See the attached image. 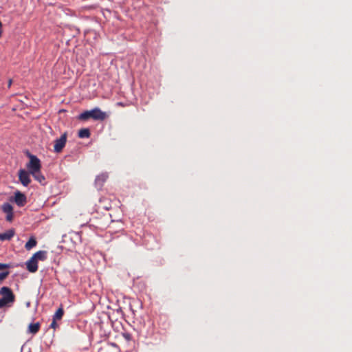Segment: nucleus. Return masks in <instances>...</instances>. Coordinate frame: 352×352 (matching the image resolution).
Masks as SVG:
<instances>
[{
  "instance_id": "obj_11",
  "label": "nucleus",
  "mask_w": 352,
  "mask_h": 352,
  "mask_svg": "<svg viewBox=\"0 0 352 352\" xmlns=\"http://www.w3.org/2000/svg\"><path fill=\"white\" fill-rule=\"evenodd\" d=\"M40 327L41 324L39 322L30 323L28 328V333L35 335L38 332Z\"/></svg>"
},
{
  "instance_id": "obj_18",
  "label": "nucleus",
  "mask_w": 352,
  "mask_h": 352,
  "mask_svg": "<svg viewBox=\"0 0 352 352\" xmlns=\"http://www.w3.org/2000/svg\"><path fill=\"white\" fill-rule=\"evenodd\" d=\"M58 327V324L56 323V320H54V319L53 318V320L50 324V327L54 329H56Z\"/></svg>"
},
{
  "instance_id": "obj_17",
  "label": "nucleus",
  "mask_w": 352,
  "mask_h": 352,
  "mask_svg": "<svg viewBox=\"0 0 352 352\" xmlns=\"http://www.w3.org/2000/svg\"><path fill=\"white\" fill-rule=\"evenodd\" d=\"M10 272L9 271H6L0 273V282L3 281L4 279H6L8 276L9 275Z\"/></svg>"
},
{
  "instance_id": "obj_6",
  "label": "nucleus",
  "mask_w": 352,
  "mask_h": 352,
  "mask_svg": "<svg viewBox=\"0 0 352 352\" xmlns=\"http://www.w3.org/2000/svg\"><path fill=\"white\" fill-rule=\"evenodd\" d=\"M30 172L28 173L25 170L20 169L19 171V179L20 182L23 184L24 186H28L30 182L31 179L30 177Z\"/></svg>"
},
{
  "instance_id": "obj_12",
  "label": "nucleus",
  "mask_w": 352,
  "mask_h": 352,
  "mask_svg": "<svg viewBox=\"0 0 352 352\" xmlns=\"http://www.w3.org/2000/svg\"><path fill=\"white\" fill-rule=\"evenodd\" d=\"M47 252L44 250H40L34 253L32 256L34 258H35L37 261H45L47 258Z\"/></svg>"
},
{
  "instance_id": "obj_19",
  "label": "nucleus",
  "mask_w": 352,
  "mask_h": 352,
  "mask_svg": "<svg viewBox=\"0 0 352 352\" xmlns=\"http://www.w3.org/2000/svg\"><path fill=\"white\" fill-rule=\"evenodd\" d=\"M9 267H10V265L9 264L1 263H0V270L8 269Z\"/></svg>"
},
{
  "instance_id": "obj_22",
  "label": "nucleus",
  "mask_w": 352,
  "mask_h": 352,
  "mask_svg": "<svg viewBox=\"0 0 352 352\" xmlns=\"http://www.w3.org/2000/svg\"><path fill=\"white\" fill-rule=\"evenodd\" d=\"M1 35H2V30H1H1H0V37L1 36Z\"/></svg>"
},
{
  "instance_id": "obj_2",
  "label": "nucleus",
  "mask_w": 352,
  "mask_h": 352,
  "mask_svg": "<svg viewBox=\"0 0 352 352\" xmlns=\"http://www.w3.org/2000/svg\"><path fill=\"white\" fill-rule=\"evenodd\" d=\"M107 118L105 112L102 111L99 108H94L90 111H85L78 116L80 120H87L90 118L94 120H104Z\"/></svg>"
},
{
  "instance_id": "obj_3",
  "label": "nucleus",
  "mask_w": 352,
  "mask_h": 352,
  "mask_svg": "<svg viewBox=\"0 0 352 352\" xmlns=\"http://www.w3.org/2000/svg\"><path fill=\"white\" fill-rule=\"evenodd\" d=\"M30 162L27 164L26 167L28 169L30 173L32 172L38 171L41 168V164L40 160L35 155L28 153Z\"/></svg>"
},
{
  "instance_id": "obj_13",
  "label": "nucleus",
  "mask_w": 352,
  "mask_h": 352,
  "mask_svg": "<svg viewBox=\"0 0 352 352\" xmlns=\"http://www.w3.org/2000/svg\"><path fill=\"white\" fill-rule=\"evenodd\" d=\"M63 315L64 309L63 308V306L60 305V307L56 310L54 315L53 316V318L54 319V320H59L62 319Z\"/></svg>"
},
{
  "instance_id": "obj_16",
  "label": "nucleus",
  "mask_w": 352,
  "mask_h": 352,
  "mask_svg": "<svg viewBox=\"0 0 352 352\" xmlns=\"http://www.w3.org/2000/svg\"><path fill=\"white\" fill-rule=\"evenodd\" d=\"M36 245V239L34 238H33V237H31L28 240V241L25 243V248H26V250H31L32 248H34Z\"/></svg>"
},
{
  "instance_id": "obj_8",
  "label": "nucleus",
  "mask_w": 352,
  "mask_h": 352,
  "mask_svg": "<svg viewBox=\"0 0 352 352\" xmlns=\"http://www.w3.org/2000/svg\"><path fill=\"white\" fill-rule=\"evenodd\" d=\"M27 270L32 273L38 270V261L32 256L26 262Z\"/></svg>"
},
{
  "instance_id": "obj_9",
  "label": "nucleus",
  "mask_w": 352,
  "mask_h": 352,
  "mask_svg": "<svg viewBox=\"0 0 352 352\" xmlns=\"http://www.w3.org/2000/svg\"><path fill=\"white\" fill-rule=\"evenodd\" d=\"M15 231L14 229H10L7 230L6 232L0 233V240L1 241H10L14 236Z\"/></svg>"
},
{
  "instance_id": "obj_1",
  "label": "nucleus",
  "mask_w": 352,
  "mask_h": 352,
  "mask_svg": "<svg viewBox=\"0 0 352 352\" xmlns=\"http://www.w3.org/2000/svg\"><path fill=\"white\" fill-rule=\"evenodd\" d=\"M0 309L10 307L15 301V295L12 289L8 287H2L0 289Z\"/></svg>"
},
{
  "instance_id": "obj_14",
  "label": "nucleus",
  "mask_w": 352,
  "mask_h": 352,
  "mask_svg": "<svg viewBox=\"0 0 352 352\" xmlns=\"http://www.w3.org/2000/svg\"><path fill=\"white\" fill-rule=\"evenodd\" d=\"M30 174L40 183H42L45 180V177L41 173V170L36 172H32Z\"/></svg>"
},
{
  "instance_id": "obj_20",
  "label": "nucleus",
  "mask_w": 352,
  "mask_h": 352,
  "mask_svg": "<svg viewBox=\"0 0 352 352\" xmlns=\"http://www.w3.org/2000/svg\"><path fill=\"white\" fill-rule=\"evenodd\" d=\"M123 337L126 340H130L131 339V336L129 333H123Z\"/></svg>"
},
{
  "instance_id": "obj_7",
  "label": "nucleus",
  "mask_w": 352,
  "mask_h": 352,
  "mask_svg": "<svg viewBox=\"0 0 352 352\" xmlns=\"http://www.w3.org/2000/svg\"><path fill=\"white\" fill-rule=\"evenodd\" d=\"M2 210L6 214V221L11 222L14 218L13 207L9 203H4L1 206Z\"/></svg>"
},
{
  "instance_id": "obj_10",
  "label": "nucleus",
  "mask_w": 352,
  "mask_h": 352,
  "mask_svg": "<svg viewBox=\"0 0 352 352\" xmlns=\"http://www.w3.org/2000/svg\"><path fill=\"white\" fill-rule=\"evenodd\" d=\"M108 178V174L107 173H101L99 175H98L95 179V184L96 186L98 187L101 188L104 183L106 182V180Z\"/></svg>"
},
{
  "instance_id": "obj_21",
  "label": "nucleus",
  "mask_w": 352,
  "mask_h": 352,
  "mask_svg": "<svg viewBox=\"0 0 352 352\" xmlns=\"http://www.w3.org/2000/svg\"><path fill=\"white\" fill-rule=\"evenodd\" d=\"M12 84V80L10 79L8 82V87L10 88Z\"/></svg>"
},
{
  "instance_id": "obj_15",
  "label": "nucleus",
  "mask_w": 352,
  "mask_h": 352,
  "mask_svg": "<svg viewBox=\"0 0 352 352\" xmlns=\"http://www.w3.org/2000/svg\"><path fill=\"white\" fill-rule=\"evenodd\" d=\"M90 135L89 129H81L78 131V137L80 138H88L90 137Z\"/></svg>"
},
{
  "instance_id": "obj_4",
  "label": "nucleus",
  "mask_w": 352,
  "mask_h": 352,
  "mask_svg": "<svg viewBox=\"0 0 352 352\" xmlns=\"http://www.w3.org/2000/svg\"><path fill=\"white\" fill-rule=\"evenodd\" d=\"M67 142V133L62 134L60 138L55 140L54 151L56 153H60L65 146Z\"/></svg>"
},
{
  "instance_id": "obj_5",
  "label": "nucleus",
  "mask_w": 352,
  "mask_h": 352,
  "mask_svg": "<svg viewBox=\"0 0 352 352\" xmlns=\"http://www.w3.org/2000/svg\"><path fill=\"white\" fill-rule=\"evenodd\" d=\"M10 200L14 201L19 207L24 206L27 203L26 196L19 190L14 192V197H11Z\"/></svg>"
}]
</instances>
